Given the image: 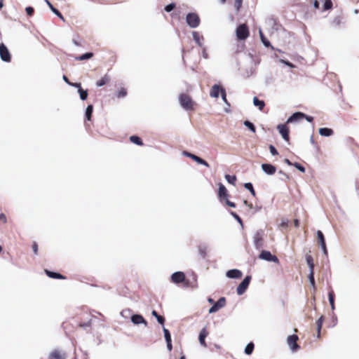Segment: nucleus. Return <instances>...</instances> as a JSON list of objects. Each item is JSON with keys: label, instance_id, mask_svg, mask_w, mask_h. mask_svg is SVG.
I'll return each instance as SVG.
<instances>
[{"label": "nucleus", "instance_id": "cd10ccee", "mask_svg": "<svg viewBox=\"0 0 359 359\" xmlns=\"http://www.w3.org/2000/svg\"><path fill=\"white\" fill-rule=\"evenodd\" d=\"M328 299H329V302H330V304L331 309L332 311H334V309H335V306H334V292L332 290L329 292V293H328Z\"/></svg>", "mask_w": 359, "mask_h": 359}, {"label": "nucleus", "instance_id": "2eb2a0df", "mask_svg": "<svg viewBox=\"0 0 359 359\" xmlns=\"http://www.w3.org/2000/svg\"><path fill=\"white\" fill-rule=\"evenodd\" d=\"M131 321L135 325L144 324V326H147V322L144 317L140 314H134L130 318Z\"/></svg>", "mask_w": 359, "mask_h": 359}, {"label": "nucleus", "instance_id": "b1692460", "mask_svg": "<svg viewBox=\"0 0 359 359\" xmlns=\"http://www.w3.org/2000/svg\"><path fill=\"white\" fill-rule=\"evenodd\" d=\"M333 133H334V132L331 128H320L319 129V134L323 137H330V136L332 135Z\"/></svg>", "mask_w": 359, "mask_h": 359}, {"label": "nucleus", "instance_id": "ddd939ff", "mask_svg": "<svg viewBox=\"0 0 359 359\" xmlns=\"http://www.w3.org/2000/svg\"><path fill=\"white\" fill-rule=\"evenodd\" d=\"M317 237L320 243V245L323 251L324 255H327V250L325 244V237L323 232L320 230L317 231Z\"/></svg>", "mask_w": 359, "mask_h": 359}, {"label": "nucleus", "instance_id": "6e6d98bb", "mask_svg": "<svg viewBox=\"0 0 359 359\" xmlns=\"http://www.w3.org/2000/svg\"><path fill=\"white\" fill-rule=\"evenodd\" d=\"M279 174H280V175H281V176H283V177H281V180H282L283 181H286V180H287L289 179L288 175H287L286 173H285L284 172H283L282 170H280V171H279Z\"/></svg>", "mask_w": 359, "mask_h": 359}, {"label": "nucleus", "instance_id": "423d86ee", "mask_svg": "<svg viewBox=\"0 0 359 359\" xmlns=\"http://www.w3.org/2000/svg\"><path fill=\"white\" fill-rule=\"evenodd\" d=\"M251 280V276H247L242 282L238 285L236 289L237 294L238 295L243 294L249 286Z\"/></svg>", "mask_w": 359, "mask_h": 359}, {"label": "nucleus", "instance_id": "09e8293b", "mask_svg": "<svg viewBox=\"0 0 359 359\" xmlns=\"http://www.w3.org/2000/svg\"><path fill=\"white\" fill-rule=\"evenodd\" d=\"M175 4L174 3H171L165 7V11L166 12H170L175 8Z\"/></svg>", "mask_w": 359, "mask_h": 359}, {"label": "nucleus", "instance_id": "0eeeda50", "mask_svg": "<svg viewBox=\"0 0 359 359\" xmlns=\"http://www.w3.org/2000/svg\"><path fill=\"white\" fill-rule=\"evenodd\" d=\"M298 336L296 334L290 335L287 339V342L292 352H295L299 349V346L297 343Z\"/></svg>", "mask_w": 359, "mask_h": 359}, {"label": "nucleus", "instance_id": "a878e982", "mask_svg": "<svg viewBox=\"0 0 359 359\" xmlns=\"http://www.w3.org/2000/svg\"><path fill=\"white\" fill-rule=\"evenodd\" d=\"M259 36H260L261 41H262V43L264 44V46L267 48L271 47V48H273V46L271 45L270 41L265 37L261 29H259Z\"/></svg>", "mask_w": 359, "mask_h": 359}, {"label": "nucleus", "instance_id": "338daca9", "mask_svg": "<svg viewBox=\"0 0 359 359\" xmlns=\"http://www.w3.org/2000/svg\"><path fill=\"white\" fill-rule=\"evenodd\" d=\"M32 249H33L34 254L36 255L37 252H38V245L36 243H34L33 244Z\"/></svg>", "mask_w": 359, "mask_h": 359}, {"label": "nucleus", "instance_id": "ea45409f", "mask_svg": "<svg viewBox=\"0 0 359 359\" xmlns=\"http://www.w3.org/2000/svg\"><path fill=\"white\" fill-rule=\"evenodd\" d=\"M309 279L311 285L313 286V288L316 287L315 285V278H314V271H309Z\"/></svg>", "mask_w": 359, "mask_h": 359}, {"label": "nucleus", "instance_id": "13d9d810", "mask_svg": "<svg viewBox=\"0 0 359 359\" xmlns=\"http://www.w3.org/2000/svg\"><path fill=\"white\" fill-rule=\"evenodd\" d=\"M242 4V0H235V6L236 8L238 10Z\"/></svg>", "mask_w": 359, "mask_h": 359}, {"label": "nucleus", "instance_id": "c756f323", "mask_svg": "<svg viewBox=\"0 0 359 359\" xmlns=\"http://www.w3.org/2000/svg\"><path fill=\"white\" fill-rule=\"evenodd\" d=\"M130 140L133 143H134V144H137V145H140V146L143 145V142H142V140H141V138H140V137H139L138 136H136V135H132V136H130Z\"/></svg>", "mask_w": 359, "mask_h": 359}, {"label": "nucleus", "instance_id": "39448f33", "mask_svg": "<svg viewBox=\"0 0 359 359\" xmlns=\"http://www.w3.org/2000/svg\"><path fill=\"white\" fill-rule=\"evenodd\" d=\"M259 258L268 262H271L277 264L279 263L278 257L276 255H272L271 252L268 250H262L259 255Z\"/></svg>", "mask_w": 359, "mask_h": 359}, {"label": "nucleus", "instance_id": "aec40b11", "mask_svg": "<svg viewBox=\"0 0 359 359\" xmlns=\"http://www.w3.org/2000/svg\"><path fill=\"white\" fill-rule=\"evenodd\" d=\"M49 359H65V355L58 350H54L50 353Z\"/></svg>", "mask_w": 359, "mask_h": 359}, {"label": "nucleus", "instance_id": "bb28decb", "mask_svg": "<svg viewBox=\"0 0 359 359\" xmlns=\"http://www.w3.org/2000/svg\"><path fill=\"white\" fill-rule=\"evenodd\" d=\"M253 104L255 107H257L259 110H262L265 106L264 102L263 100H259L257 97H254Z\"/></svg>", "mask_w": 359, "mask_h": 359}, {"label": "nucleus", "instance_id": "473e14b6", "mask_svg": "<svg viewBox=\"0 0 359 359\" xmlns=\"http://www.w3.org/2000/svg\"><path fill=\"white\" fill-rule=\"evenodd\" d=\"M93 107L92 104H89L86 109V113H85V115H86V118L87 120L90 121V118H91V116H92V114H93Z\"/></svg>", "mask_w": 359, "mask_h": 359}, {"label": "nucleus", "instance_id": "f704fd0d", "mask_svg": "<svg viewBox=\"0 0 359 359\" xmlns=\"http://www.w3.org/2000/svg\"><path fill=\"white\" fill-rule=\"evenodd\" d=\"M93 56V53L89 52V53H84L79 57H76V60H88V59L91 58Z\"/></svg>", "mask_w": 359, "mask_h": 359}, {"label": "nucleus", "instance_id": "37998d69", "mask_svg": "<svg viewBox=\"0 0 359 359\" xmlns=\"http://www.w3.org/2000/svg\"><path fill=\"white\" fill-rule=\"evenodd\" d=\"M324 318L323 316H320L316 322L317 324V330L320 331L323 325Z\"/></svg>", "mask_w": 359, "mask_h": 359}, {"label": "nucleus", "instance_id": "58836bf2", "mask_svg": "<svg viewBox=\"0 0 359 359\" xmlns=\"http://www.w3.org/2000/svg\"><path fill=\"white\" fill-rule=\"evenodd\" d=\"M244 187L249 190L250 192L252 194V196H255V189L253 188V186H252V184L250 183V182H247L244 184Z\"/></svg>", "mask_w": 359, "mask_h": 359}, {"label": "nucleus", "instance_id": "de8ad7c7", "mask_svg": "<svg viewBox=\"0 0 359 359\" xmlns=\"http://www.w3.org/2000/svg\"><path fill=\"white\" fill-rule=\"evenodd\" d=\"M231 215L238 221V222L243 226V222L241 218L234 212H231Z\"/></svg>", "mask_w": 359, "mask_h": 359}, {"label": "nucleus", "instance_id": "f03ea898", "mask_svg": "<svg viewBox=\"0 0 359 359\" xmlns=\"http://www.w3.org/2000/svg\"><path fill=\"white\" fill-rule=\"evenodd\" d=\"M264 236V231L262 229L257 230L253 236V242L256 249L259 250L263 247V239Z\"/></svg>", "mask_w": 359, "mask_h": 359}, {"label": "nucleus", "instance_id": "a18cd8bd", "mask_svg": "<svg viewBox=\"0 0 359 359\" xmlns=\"http://www.w3.org/2000/svg\"><path fill=\"white\" fill-rule=\"evenodd\" d=\"M199 254L203 257H205L206 255V247L205 246H199L198 248Z\"/></svg>", "mask_w": 359, "mask_h": 359}, {"label": "nucleus", "instance_id": "1a4fd4ad", "mask_svg": "<svg viewBox=\"0 0 359 359\" xmlns=\"http://www.w3.org/2000/svg\"><path fill=\"white\" fill-rule=\"evenodd\" d=\"M0 57L4 62H8L11 61V54L4 43L0 44Z\"/></svg>", "mask_w": 359, "mask_h": 359}, {"label": "nucleus", "instance_id": "9b49d317", "mask_svg": "<svg viewBox=\"0 0 359 359\" xmlns=\"http://www.w3.org/2000/svg\"><path fill=\"white\" fill-rule=\"evenodd\" d=\"M171 280L174 283L179 284L185 280V274L182 271H177L172 274Z\"/></svg>", "mask_w": 359, "mask_h": 359}, {"label": "nucleus", "instance_id": "5fc2aeb1", "mask_svg": "<svg viewBox=\"0 0 359 359\" xmlns=\"http://www.w3.org/2000/svg\"><path fill=\"white\" fill-rule=\"evenodd\" d=\"M269 150H270L271 154L273 156H276V155H278V151H277L276 149V148H275V147H274V146H273V145H270V146H269Z\"/></svg>", "mask_w": 359, "mask_h": 359}, {"label": "nucleus", "instance_id": "69168bd1", "mask_svg": "<svg viewBox=\"0 0 359 359\" xmlns=\"http://www.w3.org/2000/svg\"><path fill=\"white\" fill-rule=\"evenodd\" d=\"M261 207L260 206H254V208H253V211L252 212V214H255L257 212H259L260 210H261Z\"/></svg>", "mask_w": 359, "mask_h": 359}, {"label": "nucleus", "instance_id": "4468645a", "mask_svg": "<svg viewBox=\"0 0 359 359\" xmlns=\"http://www.w3.org/2000/svg\"><path fill=\"white\" fill-rule=\"evenodd\" d=\"M305 114L303 112L297 111L292 114L287 120L286 123H295L304 118Z\"/></svg>", "mask_w": 359, "mask_h": 359}, {"label": "nucleus", "instance_id": "e433bc0d", "mask_svg": "<svg viewBox=\"0 0 359 359\" xmlns=\"http://www.w3.org/2000/svg\"><path fill=\"white\" fill-rule=\"evenodd\" d=\"M78 93H79V96L81 100H86L88 97V91L83 90V88H80L78 90Z\"/></svg>", "mask_w": 359, "mask_h": 359}, {"label": "nucleus", "instance_id": "0e129e2a", "mask_svg": "<svg viewBox=\"0 0 359 359\" xmlns=\"http://www.w3.org/2000/svg\"><path fill=\"white\" fill-rule=\"evenodd\" d=\"M280 62L284 63L285 65H287L288 67H294L293 65L291 62H290L289 61L281 60Z\"/></svg>", "mask_w": 359, "mask_h": 359}, {"label": "nucleus", "instance_id": "8fccbe9b", "mask_svg": "<svg viewBox=\"0 0 359 359\" xmlns=\"http://www.w3.org/2000/svg\"><path fill=\"white\" fill-rule=\"evenodd\" d=\"M127 94V92H126V90L124 89V88H121L117 93V97H123L126 95Z\"/></svg>", "mask_w": 359, "mask_h": 359}, {"label": "nucleus", "instance_id": "5701e85b", "mask_svg": "<svg viewBox=\"0 0 359 359\" xmlns=\"http://www.w3.org/2000/svg\"><path fill=\"white\" fill-rule=\"evenodd\" d=\"M46 274L51 278H56V279H65V277L63 276L62 274L53 271H50L49 270L46 269L45 270Z\"/></svg>", "mask_w": 359, "mask_h": 359}, {"label": "nucleus", "instance_id": "7ed1b4c3", "mask_svg": "<svg viewBox=\"0 0 359 359\" xmlns=\"http://www.w3.org/2000/svg\"><path fill=\"white\" fill-rule=\"evenodd\" d=\"M180 103L182 108L186 110L193 109V102L191 98L186 94H181L179 97Z\"/></svg>", "mask_w": 359, "mask_h": 359}, {"label": "nucleus", "instance_id": "603ef678", "mask_svg": "<svg viewBox=\"0 0 359 359\" xmlns=\"http://www.w3.org/2000/svg\"><path fill=\"white\" fill-rule=\"evenodd\" d=\"M27 15L32 16L34 14V10L32 6H28L25 8Z\"/></svg>", "mask_w": 359, "mask_h": 359}, {"label": "nucleus", "instance_id": "774afa93", "mask_svg": "<svg viewBox=\"0 0 359 359\" xmlns=\"http://www.w3.org/2000/svg\"><path fill=\"white\" fill-rule=\"evenodd\" d=\"M304 118H305L309 122H312L313 120V118L311 116H308L305 114V116H304Z\"/></svg>", "mask_w": 359, "mask_h": 359}, {"label": "nucleus", "instance_id": "864d4df0", "mask_svg": "<svg viewBox=\"0 0 359 359\" xmlns=\"http://www.w3.org/2000/svg\"><path fill=\"white\" fill-rule=\"evenodd\" d=\"M243 203L245 206H247L249 208V210H250L251 212L253 211L254 205L252 203H249L246 200L243 201Z\"/></svg>", "mask_w": 359, "mask_h": 359}, {"label": "nucleus", "instance_id": "c03bdc74", "mask_svg": "<svg viewBox=\"0 0 359 359\" xmlns=\"http://www.w3.org/2000/svg\"><path fill=\"white\" fill-rule=\"evenodd\" d=\"M341 20H342V18L341 16H339V15L336 16L332 21V24L335 26H338L341 24Z\"/></svg>", "mask_w": 359, "mask_h": 359}, {"label": "nucleus", "instance_id": "4d7b16f0", "mask_svg": "<svg viewBox=\"0 0 359 359\" xmlns=\"http://www.w3.org/2000/svg\"><path fill=\"white\" fill-rule=\"evenodd\" d=\"M287 225H288V220H287V219H283V220H282V222H281V223H280V226L281 227H284V228L287 227Z\"/></svg>", "mask_w": 359, "mask_h": 359}, {"label": "nucleus", "instance_id": "a211bd4d", "mask_svg": "<svg viewBox=\"0 0 359 359\" xmlns=\"http://www.w3.org/2000/svg\"><path fill=\"white\" fill-rule=\"evenodd\" d=\"M242 272L238 269H231L226 271V276L229 278H240L242 277Z\"/></svg>", "mask_w": 359, "mask_h": 359}, {"label": "nucleus", "instance_id": "bf43d9fd", "mask_svg": "<svg viewBox=\"0 0 359 359\" xmlns=\"http://www.w3.org/2000/svg\"><path fill=\"white\" fill-rule=\"evenodd\" d=\"M203 48V51H202V55L204 58L205 59H208V53H206V49L205 47H201Z\"/></svg>", "mask_w": 359, "mask_h": 359}, {"label": "nucleus", "instance_id": "72a5a7b5", "mask_svg": "<svg viewBox=\"0 0 359 359\" xmlns=\"http://www.w3.org/2000/svg\"><path fill=\"white\" fill-rule=\"evenodd\" d=\"M255 345L252 342H250L247 344L245 348V353L246 355H250L253 352Z\"/></svg>", "mask_w": 359, "mask_h": 359}, {"label": "nucleus", "instance_id": "20e7f679", "mask_svg": "<svg viewBox=\"0 0 359 359\" xmlns=\"http://www.w3.org/2000/svg\"><path fill=\"white\" fill-rule=\"evenodd\" d=\"M249 36L248 27L246 25H240L236 29V36L239 40H245Z\"/></svg>", "mask_w": 359, "mask_h": 359}, {"label": "nucleus", "instance_id": "c85d7f7f", "mask_svg": "<svg viewBox=\"0 0 359 359\" xmlns=\"http://www.w3.org/2000/svg\"><path fill=\"white\" fill-rule=\"evenodd\" d=\"M109 81V78L108 76L105 75L102 78H101V79H100L99 81H97L96 82V85L98 87H101V86H104L107 82Z\"/></svg>", "mask_w": 359, "mask_h": 359}, {"label": "nucleus", "instance_id": "f3484780", "mask_svg": "<svg viewBox=\"0 0 359 359\" xmlns=\"http://www.w3.org/2000/svg\"><path fill=\"white\" fill-rule=\"evenodd\" d=\"M222 90H224V88H223L221 86L215 84L210 90V95L212 97L217 98L219 97V93H222Z\"/></svg>", "mask_w": 359, "mask_h": 359}, {"label": "nucleus", "instance_id": "393cba45", "mask_svg": "<svg viewBox=\"0 0 359 359\" xmlns=\"http://www.w3.org/2000/svg\"><path fill=\"white\" fill-rule=\"evenodd\" d=\"M192 35H193V39H194V41L198 44V46L200 47H203V45L201 43V40L203 39V36H200L197 32H193Z\"/></svg>", "mask_w": 359, "mask_h": 359}, {"label": "nucleus", "instance_id": "9d476101", "mask_svg": "<svg viewBox=\"0 0 359 359\" xmlns=\"http://www.w3.org/2000/svg\"><path fill=\"white\" fill-rule=\"evenodd\" d=\"M183 154H184V156L191 158L192 160H194V161H196L198 164L205 165V166H206L208 168L210 166L208 163L206 161L203 160V158H201V157H199V156H196L195 154H193L189 153L188 151H184Z\"/></svg>", "mask_w": 359, "mask_h": 359}, {"label": "nucleus", "instance_id": "f8f14e48", "mask_svg": "<svg viewBox=\"0 0 359 359\" xmlns=\"http://www.w3.org/2000/svg\"><path fill=\"white\" fill-rule=\"evenodd\" d=\"M277 129L282 135V137L287 142L289 141V129L286 124H279Z\"/></svg>", "mask_w": 359, "mask_h": 359}, {"label": "nucleus", "instance_id": "c9c22d12", "mask_svg": "<svg viewBox=\"0 0 359 359\" xmlns=\"http://www.w3.org/2000/svg\"><path fill=\"white\" fill-rule=\"evenodd\" d=\"M243 124L245 127H247L252 133L256 132V128H255V125L250 121H245L243 122Z\"/></svg>", "mask_w": 359, "mask_h": 359}, {"label": "nucleus", "instance_id": "dca6fc26", "mask_svg": "<svg viewBox=\"0 0 359 359\" xmlns=\"http://www.w3.org/2000/svg\"><path fill=\"white\" fill-rule=\"evenodd\" d=\"M262 170L267 175H273L276 171V168L270 163L262 164Z\"/></svg>", "mask_w": 359, "mask_h": 359}, {"label": "nucleus", "instance_id": "3c124183", "mask_svg": "<svg viewBox=\"0 0 359 359\" xmlns=\"http://www.w3.org/2000/svg\"><path fill=\"white\" fill-rule=\"evenodd\" d=\"M221 96H222L223 101L225 102V104H226L228 106H230V104L227 102V100H226V95L225 89L222 90Z\"/></svg>", "mask_w": 359, "mask_h": 359}, {"label": "nucleus", "instance_id": "6e6552de", "mask_svg": "<svg viewBox=\"0 0 359 359\" xmlns=\"http://www.w3.org/2000/svg\"><path fill=\"white\" fill-rule=\"evenodd\" d=\"M226 299L225 297H220L218 301L215 303L209 309V313H213L218 311L220 309L225 306Z\"/></svg>", "mask_w": 359, "mask_h": 359}, {"label": "nucleus", "instance_id": "052dcab7", "mask_svg": "<svg viewBox=\"0 0 359 359\" xmlns=\"http://www.w3.org/2000/svg\"><path fill=\"white\" fill-rule=\"evenodd\" d=\"M69 85L73 87L77 88L78 90L82 88L80 83H69Z\"/></svg>", "mask_w": 359, "mask_h": 359}, {"label": "nucleus", "instance_id": "a19ab883", "mask_svg": "<svg viewBox=\"0 0 359 359\" xmlns=\"http://www.w3.org/2000/svg\"><path fill=\"white\" fill-rule=\"evenodd\" d=\"M163 333L165 341H171V334L168 329L163 327Z\"/></svg>", "mask_w": 359, "mask_h": 359}, {"label": "nucleus", "instance_id": "f257e3e1", "mask_svg": "<svg viewBox=\"0 0 359 359\" xmlns=\"http://www.w3.org/2000/svg\"><path fill=\"white\" fill-rule=\"evenodd\" d=\"M186 21L191 28H196L200 25V18L196 13H189L187 15Z\"/></svg>", "mask_w": 359, "mask_h": 359}, {"label": "nucleus", "instance_id": "79ce46f5", "mask_svg": "<svg viewBox=\"0 0 359 359\" xmlns=\"http://www.w3.org/2000/svg\"><path fill=\"white\" fill-rule=\"evenodd\" d=\"M332 2L331 0H325L324 5H323V9L324 10H329L332 8Z\"/></svg>", "mask_w": 359, "mask_h": 359}, {"label": "nucleus", "instance_id": "4c0bfd02", "mask_svg": "<svg viewBox=\"0 0 359 359\" xmlns=\"http://www.w3.org/2000/svg\"><path fill=\"white\" fill-rule=\"evenodd\" d=\"M225 179L226 181L231 184H235V182L236 181V177L235 175H226Z\"/></svg>", "mask_w": 359, "mask_h": 359}, {"label": "nucleus", "instance_id": "49530a36", "mask_svg": "<svg viewBox=\"0 0 359 359\" xmlns=\"http://www.w3.org/2000/svg\"><path fill=\"white\" fill-rule=\"evenodd\" d=\"M293 165L298 170H299L300 172H305V168L301 165L300 163H294L293 164Z\"/></svg>", "mask_w": 359, "mask_h": 359}, {"label": "nucleus", "instance_id": "680f3d73", "mask_svg": "<svg viewBox=\"0 0 359 359\" xmlns=\"http://www.w3.org/2000/svg\"><path fill=\"white\" fill-rule=\"evenodd\" d=\"M167 344V348L169 351H171L172 349V340L166 341Z\"/></svg>", "mask_w": 359, "mask_h": 359}, {"label": "nucleus", "instance_id": "e2e57ef3", "mask_svg": "<svg viewBox=\"0 0 359 359\" xmlns=\"http://www.w3.org/2000/svg\"><path fill=\"white\" fill-rule=\"evenodd\" d=\"M226 203L229 207H231V208H235L236 207V204L233 202H231V201H230L229 200L226 201Z\"/></svg>", "mask_w": 359, "mask_h": 359}, {"label": "nucleus", "instance_id": "2f4dec72", "mask_svg": "<svg viewBox=\"0 0 359 359\" xmlns=\"http://www.w3.org/2000/svg\"><path fill=\"white\" fill-rule=\"evenodd\" d=\"M151 315L156 318V320L159 324H161V325L164 324V322H165L164 317L158 315V313L155 310L152 311Z\"/></svg>", "mask_w": 359, "mask_h": 359}, {"label": "nucleus", "instance_id": "7c9ffc66", "mask_svg": "<svg viewBox=\"0 0 359 359\" xmlns=\"http://www.w3.org/2000/svg\"><path fill=\"white\" fill-rule=\"evenodd\" d=\"M306 263L309 267V271H314V264L313 257L311 255L306 256Z\"/></svg>", "mask_w": 359, "mask_h": 359}, {"label": "nucleus", "instance_id": "4be33fe9", "mask_svg": "<svg viewBox=\"0 0 359 359\" xmlns=\"http://www.w3.org/2000/svg\"><path fill=\"white\" fill-rule=\"evenodd\" d=\"M45 2L46 3V4L48 6V7L50 8V9L52 11V12L55 14L57 17H59L61 20H62L63 21H65V19H64V17L62 16V15L61 14V13L57 9L55 8L52 4L51 3L48 1V0H45Z\"/></svg>", "mask_w": 359, "mask_h": 359}, {"label": "nucleus", "instance_id": "6ab92c4d", "mask_svg": "<svg viewBox=\"0 0 359 359\" xmlns=\"http://www.w3.org/2000/svg\"><path fill=\"white\" fill-rule=\"evenodd\" d=\"M208 333L206 330V328H205V327L203 328L199 333V336H198L199 342L204 347L207 346L205 339L208 336Z\"/></svg>", "mask_w": 359, "mask_h": 359}, {"label": "nucleus", "instance_id": "412c9836", "mask_svg": "<svg viewBox=\"0 0 359 359\" xmlns=\"http://www.w3.org/2000/svg\"><path fill=\"white\" fill-rule=\"evenodd\" d=\"M228 196L227 190L226 187L220 183L219 184V190H218V196L220 198V200L226 198Z\"/></svg>", "mask_w": 359, "mask_h": 359}]
</instances>
